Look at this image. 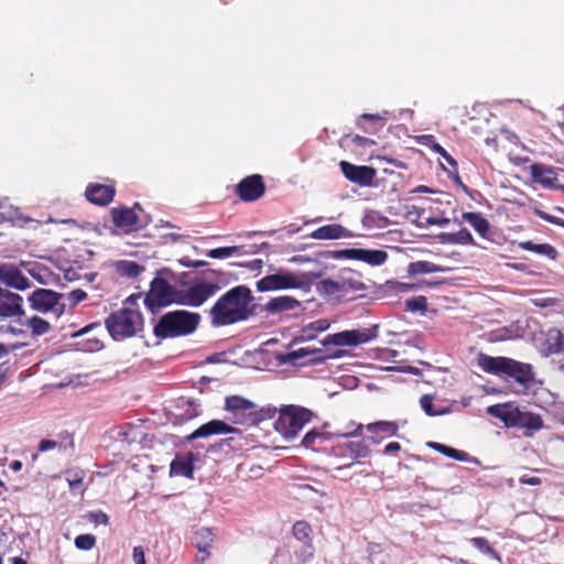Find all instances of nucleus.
I'll return each mask as SVG.
<instances>
[{"label":"nucleus","mask_w":564,"mask_h":564,"mask_svg":"<svg viewBox=\"0 0 564 564\" xmlns=\"http://www.w3.org/2000/svg\"><path fill=\"white\" fill-rule=\"evenodd\" d=\"M256 310L254 296L247 285H237L225 292L209 308L213 327H224L249 319Z\"/></svg>","instance_id":"1"},{"label":"nucleus","mask_w":564,"mask_h":564,"mask_svg":"<svg viewBox=\"0 0 564 564\" xmlns=\"http://www.w3.org/2000/svg\"><path fill=\"white\" fill-rule=\"evenodd\" d=\"M478 366L487 373L507 376L523 387H529L534 381L533 368L530 364L517 361L508 357H492L479 354Z\"/></svg>","instance_id":"2"},{"label":"nucleus","mask_w":564,"mask_h":564,"mask_svg":"<svg viewBox=\"0 0 564 564\" xmlns=\"http://www.w3.org/2000/svg\"><path fill=\"white\" fill-rule=\"evenodd\" d=\"M200 322L198 313L176 310L165 313L153 328L158 338H175L193 334Z\"/></svg>","instance_id":"3"},{"label":"nucleus","mask_w":564,"mask_h":564,"mask_svg":"<svg viewBox=\"0 0 564 564\" xmlns=\"http://www.w3.org/2000/svg\"><path fill=\"white\" fill-rule=\"evenodd\" d=\"M105 324L115 340H122L134 336L142 329L143 317L138 310L123 306L112 312L106 318Z\"/></svg>","instance_id":"4"},{"label":"nucleus","mask_w":564,"mask_h":564,"mask_svg":"<svg viewBox=\"0 0 564 564\" xmlns=\"http://www.w3.org/2000/svg\"><path fill=\"white\" fill-rule=\"evenodd\" d=\"M219 434H230L229 437L224 438L221 444H226L234 448L235 451H240L245 446L250 445L249 435H246L241 430L235 427L234 425L228 424L223 420H212L194 432H192L188 436H186L187 441H194L196 438H205L212 435Z\"/></svg>","instance_id":"5"},{"label":"nucleus","mask_w":564,"mask_h":564,"mask_svg":"<svg viewBox=\"0 0 564 564\" xmlns=\"http://www.w3.org/2000/svg\"><path fill=\"white\" fill-rule=\"evenodd\" d=\"M314 413L300 405H284L279 410V417L274 422V429L285 438H294L305 424L310 423Z\"/></svg>","instance_id":"6"},{"label":"nucleus","mask_w":564,"mask_h":564,"mask_svg":"<svg viewBox=\"0 0 564 564\" xmlns=\"http://www.w3.org/2000/svg\"><path fill=\"white\" fill-rule=\"evenodd\" d=\"M488 412L503 421L507 426L525 429L528 431H539L543 427L541 415L521 411L519 408H512L507 404L494 405Z\"/></svg>","instance_id":"7"},{"label":"nucleus","mask_w":564,"mask_h":564,"mask_svg":"<svg viewBox=\"0 0 564 564\" xmlns=\"http://www.w3.org/2000/svg\"><path fill=\"white\" fill-rule=\"evenodd\" d=\"M220 290L217 282L207 281L205 279H196L186 288L178 291L177 304L199 307L208 299L214 296Z\"/></svg>","instance_id":"8"},{"label":"nucleus","mask_w":564,"mask_h":564,"mask_svg":"<svg viewBox=\"0 0 564 564\" xmlns=\"http://www.w3.org/2000/svg\"><path fill=\"white\" fill-rule=\"evenodd\" d=\"M310 285V279L305 274H296L291 271H278L258 280L257 291L269 292L290 289H304Z\"/></svg>","instance_id":"9"},{"label":"nucleus","mask_w":564,"mask_h":564,"mask_svg":"<svg viewBox=\"0 0 564 564\" xmlns=\"http://www.w3.org/2000/svg\"><path fill=\"white\" fill-rule=\"evenodd\" d=\"M178 291L163 278H154L144 299L145 306L154 313L158 308L177 304Z\"/></svg>","instance_id":"10"},{"label":"nucleus","mask_w":564,"mask_h":564,"mask_svg":"<svg viewBox=\"0 0 564 564\" xmlns=\"http://www.w3.org/2000/svg\"><path fill=\"white\" fill-rule=\"evenodd\" d=\"M64 294L50 289L39 288L34 290L29 296L28 302L32 310L42 314L53 313L61 315L64 312L65 305L61 302Z\"/></svg>","instance_id":"11"},{"label":"nucleus","mask_w":564,"mask_h":564,"mask_svg":"<svg viewBox=\"0 0 564 564\" xmlns=\"http://www.w3.org/2000/svg\"><path fill=\"white\" fill-rule=\"evenodd\" d=\"M377 326L364 329H350L327 335L322 344L335 346H359L377 337Z\"/></svg>","instance_id":"12"},{"label":"nucleus","mask_w":564,"mask_h":564,"mask_svg":"<svg viewBox=\"0 0 564 564\" xmlns=\"http://www.w3.org/2000/svg\"><path fill=\"white\" fill-rule=\"evenodd\" d=\"M254 402L241 395H228L225 398L224 410L231 414L234 424L251 426Z\"/></svg>","instance_id":"13"},{"label":"nucleus","mask_w":564,"mask_h":564,"mask_svg":"<svg viewBox=\"0 0 564 564\" xmlns=\"http://www.w3.org/2000/svg\"><path fill=\"white\" fill-rule=\"evenodd\" d=\"M265 193V184L259 174H252L242 178L235 187V194L242 202H254Z\"/></svg>","instance_id":"14"},{"label":"nucleus","mask_w":564,"mask_h":564,"mask_svg":"<svg viewBox=\"0 0 564 564\" xmlns=\"http://www.w3.org/2000/svg\"><path fill=\"white\" fill-rule=\"evenodd\" d=\"M529 171L532 183L539 184L543 188L563 191L564 185L558 182L556 167L533 163L529 166Z\"/></svg>","instance_id":"15"},{"label":"nucleus","mask_w":564,"mask_h":564,"mask_svg":"<svg viewBox=\"0 0 564 564\" xmlns=\"http://www.w3.org/2000/svg\"><path fill=\"white\" fill-rule=\"evenodd\" d=\"M334 455L339 458H350L351 462L344 464L337 469L347 468L354 465V462L359 458H366L370 455V448L364 440L349 441L343 444H338L333 448Z\"/></svg>","instance_id":"16"},{"label":"nucleus","mask_w":564,"mask_h":564,"mask_svg":"<svg viewBox=\"0 0 564 564\" xmlns=\"http://www.w3.org/2000/svg\"><path fill=\"white\" fill-rule=\"evenodd\" d=\"M337 259H349L364 261L370 265H381L388 259V253L383 250H369V249H341L334 252Z\"/></svg>","instance_id":"17"},{"label":"nucleus","mask_w":564,"mask_h":564,"mask_svg":"<svg viewBox=\"0 0 564 564\" xmlns=\"http://www.w3.org/2000/svg\"><path fill=\"white\" fill-rule=\"evenodd\" d=\"M339 167L348 181L359 186L372 185L376 177V170L372 166L355 165L348 161H340Z\"/></svg>","instance_id":"18"},{"label":"nucleus","mask_w":564,"mask_h":564,"mask_svg":"<svg viewBox=\"0 0 564 564\" xmlns=\"http://www.w3.org/2000/svg\"><path fill=\"white\" fill-rule=\"evenodd\" d=\"M292 533L297 541L303 543V560H312L314 556L312 525L305 520H299L293 524Z\"/></svg>","instance_id":"19"},{"label":"nucleus","mask_w":564,"mask_h":564,"mask_svg":"<svg viewBox=\"0 0 564 564\" xmlns=\"http://www.w3.org/2000/svg\"><path fill=\"white\" fill-rule=\"evenodd\" d=\"M116 188L112 185L90 183L85 191L88 202L99 206H106L113 200Z\"/></svg>","instance_id":"20"},{"label":"nucleus","mask_w":564,"mask_h":564,"mask_svg":"<svg viewBox=\"0 0 564 564\" xmlns=\"http://www.w3.org/2000/svg\"><path fill=\"white\" fill-rule=\"evenodd\" d=\"M22 303L23 299L19 294L0 289V316L14 317L23 315Z\"/></svg>","instance_id":"21"},{"label":"nucleus","mask_w":564,"mask_h":564,"mask_svg":"<svg viewBox=\"0 0 564 564\" xmlns=\"http://www.w3.org/2000/svg\"><path fill=\"white\" fill-rule=\"evenodd\" d=\"M0 282L20 291H24L31 286V281L21 270L7 264L0 265Z\"/></svg>","instance_id":"22"},{"label":"nucleus","mask_w":564,"mask_h":564,"mask_svg":"<svg viewBox=\"0 0 564 564\" xmlns=\"http://www.w3.org/2000/svg\"><path fill=\"white\" fill-rule=\"evenodd\" d=\"M141 209L139 203H135L132 208L118 207L111 210V218L116 227L124 229H133L138 224V215L135 209Z\"/></svg>","instance_id":"23"},{"label":"nucleus","mask_w":564,"mask_h":564,"mask_svg":"<svg viewBox=\"0 0 564 564\" xmlns=\"http://www.w3.org/2000/svg\"><path fill=\"white\" fill-rule=\"evenodd\" d=\"M300 307L301 302L290 295L273 297L264 305V310L271 314L295 311Z\"/></svg>","instance_id":"24"},{"label":"nucleus","mask_w":564,"mask_h":564,"mask_svg":"<svg viewBox=\"0 0 564 564\" xmlns=\"http://www.w3.org/2000/svg\"><path fill=\"white\" fill-rule=\"evenodd\" d=\"M462 218L467 221L475 231L484 239H490L491 225L487 218L478 212H465L462 214Z\"/></svg>","instance_id":"25"},{"label":"nucleus","mask_w":564,"mask_h":564,"mask_svg":"<svg viewBox=\"0 0 564 564\" xmlns=\"http://www.w3.org/2000/svg\"><path fill=\"white\" fill-rule=\"evenodd\" d=\"M349 236V231L339 224L318 227L311 234V237L316 240H334Z\"/></svg>","instance_id":"26"},{"label":"nucleus","mask_w":564,"mask_h":564,"mask_svg":"<svg viewBox=\"0 0 564 564\" xmlns=\"http://www.w3.org/2000/svg\"><path fill=\"white\" fill-rule=\"evenodd\" d=\"M437 239L444 245H476L473 235L467 228H462L457 232H441Z\"/></svg>","instance_id":"27"},{"label":"nucleus","mask_w":564,"mask_h":564,"mask_svg":"<svg viewBox=\"0 0 564 564\" xmlns=\"http://www.w3.org/2000/svg\"><path fill=\"white\" fill-rule=\"evenodd\" d=\"M171 476H184L186 478H193L194 475V463L193 457H176L171 462L170 465Z\"/></svg>","instance_id":"28"},{"label":"nucleus","mask_w":564,"mask_h":564,"mask_svg":"<svg viewBox=\"0 0 564 564\" xmlns=\"http://www.w3.org/2000/svg\"><path fill=\"white\" fill-rule=\"evenodd\" d=\"M518 247L522 250L532 251L538 254L545 256L551 260H556L558 256L557 250L550 243H534L530 240H527L519 241Z\"/></svg>","instance_id":"29"},{"label":"nucleus","mask_w":564,"mask_h":564,"mask_svg":"<svg viewBox=\"0 0 564 564\" xmlns=\"http://www.w3.org/2000/svg\"><path fill=\"white\" fill-rule=\"evenodd\" d=\"M427 446L430 448L436 451L437 453H440L446 457L453 458L455 460H458V462H467L469 459L468 453H466L464 451L456 449L454 447L447 446L442 443L430 442V443H427Z\"/></svg>","instance_id":"30"},{"label":"nucleus","mask_w":564,"mask_h":564,"mask_svg":"<svg viewBox=\"0 0 564 564\" xmlns=\"http://www.w3.org/2000/svg\"><path fill=\"white\" fill-rule=\"evenodd\" d=\"M214 542V533L208 528H200L195 531L193 543L198 552L209 551Z\"/></svg>","instance_id":"31"},{"label":"nucleus","mask_w":564,"mask_h":564,"mask_svg":"<svg viewBox=\"0 0 564 564\" xmlns=\"http://www.w3.org/2000/svg\"><path fill=\"white\" fill-rule=\"evenodd\" d=\"M546 344L547 355L558 356L564 352V335L561 330L550 332Z\"/></svg>","instance_id":"32"},{"label":"nucleus","mask_w":564,"mask_h":564,"mask_svg":"<svg viewBox=\"0 0 564 564\" xmlns=\"http://www.w3.org/2000/svg\"><path fill=\"white\" fill-rule=\"evenodd\" d=\"M279 410L272 405L258 406L254 403V409L252 412L251 426L259 425L260 423L271 420L275 416Z\"/></svg>","instance_id":"33"},{"label":"nucleus","mask_w":564,"mask_h":564,"mask_svg":"<svg viewBox=\"0 0 564 564\" xmlns=\"http://www.w3.org/2000/svg\"><path fill=\"white\" fill-rule=\"evenodd\" d=\"M116 267H117V272L121 276H127V278H131V279L137 278L143 271V268L140 264H138L134 261H130V260L118 261Z\"/></svg>","instance_id":"34"},{"label":"nucleus","mask_w":564,"mask_h":564,"mask_svg":"<svg viewBox=\"0 0 564 564\" xmlns=\"http://www.w3.org/2000/svg\"><path fill=\"white\" fill-rule=\"evenodd\" d=\"M347 282L324 279L317 284V290L326 295H336L345 291Z\"/></svg>","instance_id":"35"},{"label":"nucleus","mask_w":564,"mask_h":564,"mask_svg":"<svg viewBox=\"0 0 564 564\" xmlns=\"http://www.w3.org/2000/svg\"><path fill=\"white\" fill-rule=\"evenodd\" d=\"M367 430L370 433H384L390 436L397 435L399 426L395 422L391 421H379L367 425Z\"/></svg>","instance_id":"36"},{"label":"nucleus","mask_w":564,"mask_h":564,"mask_svg":"<svg viewBox=\"0 0 564 564\" xmlns=\"http://www.w3.org/2000/svg\"><path fill=\"white\" fill-rule=\"evenodd\" d=\"M25 326L29 327L34 336H41L51 329V324L40 316H32L26 319Z\"/></svg>","instance_id":"37"},{"label":"nucleus","mask_w":564,"mask_h":564,"mask_svg":"<svg viewBox=\"0 0 564 564\" xmlns=\"http://www.w3.org/2000/svg\"><path fill=\"white\" fill-rule=\"evenodd\" d=\"M408 271L411 274H425V273H433V272H441L443 269L430 261H416L411 262L409 264Z\"/></svg>","instance_id":"38"},{"label":"nucleus","mask_w":564,"mask_h":564,"mask_svg":"<svg viewBox=\"0 0 564 564\" xmlns=\"http://www.w3.org/2000/svg\"><path fill=\"white\" fill-rule=\"evenodd\" d=\"M242 246L220 247L212 249L207 256L213 259H224L235 254H241Z\"/></svg>","instance_id":"39"},{"label":"nucleus","mask_w":564,"mask_h":564,"mask_svg":"<svg viewBox=\"0 0 564 564\" xmlns=\"http://www.w3.org/2000/svg\"><path fill=\"white\" fill-rule=\"evenodd\" d=\"M405 307L409 312H421L427 311V300L425 296H415L405 301Z\"/></svg>","instance_id":"40"},{"label":"nucleus","mask_w":564,"mask_h":564,"mask_svg":"<svg viewBox=\"0 0 564 564\" xmlns=\"http://www.w3.org/2000/svg\"><path fill=\"white\" fill-rule=\"evenodd\" d=\"M362 121H369L373 124H378L379 129H381L386 123L384 118L381 117L380 115L362 113L358 119V126L361 127L365 131L370 132V133L375 132L377 130V127L368 130L367 128L362 127V123H361Z\"/></svg>","instance_id":"41"},{"label":"nucleus","mask_w":564,"mask_h":564,"mask_svg":"<svg viewBox=\"0 0 564 564\" xmlns=\"http://www.w3.org/2000/svg\"><path fill=\"white\" fill-rule=\"evenodd\" d=\"M75 545L79 550L89 551L96 545V538L93 534L77 535Z\"/></svg>","instance_id":"42"},{"label":"nucleus","mask_w":564,"mask_h":564,"mask_svg":"<svg viewBox=\"0 0 564 564\" xmlns=\"http://www.w3.org/2000/svg\"><path fill=\"white\" fill-rule=\"evenodd\" d=\"M420 404L424 412L430 416H435L442 413L441 411H436L434 409L433 398L430 394L422 395L420 399Z\"/></svg>","instance_id":"43"},{"label":"nucleus","mask_w":564,"mask_h":564,"mask_svg":"<svg viewBox=\"0 0 564 564\" xmlns=\"http://www.w3.org/2000/svg\"><path fill=\"white\" fill-rule=\"evenodd\" d=\"M471 544L484 554H494L495 550L490 546L486 538L478 536L470 540Z\"/></svg>","instance_id":"44"},{"label":"nucleus","mask_w":564,"mask_h":564,"mask_svg":"<svg viewBox=\"0 0 564 564\" xmlns=\"http://www.w3.org/2000/svg\"><path fill=\"white\" fill-rule=\"evenodd\" d=\"M432 150L440 154L455 171L457 170L456 160L441 144L434 143Z\"/></svg>","instance_id":"45"},{"label":"nucleus","mask_w":564,"mask_h":564,"mask_svg":"<svg viewBox=\"0 0 564 564\" xmlns=\"http://www.w3.org/2000/svg\"><path fill=\"white\" fill-rule=\"evenodd\" d=\"M70 306L74 307L87 299V293L82 289L73 290L67 295Z\"/></svg>","instance_id":"46"},{"label":"nucleus","mask_w":564,"mask_h":564,"mask_svg":"<svg viewBox=\"0 0 564 564\" xmlns=\"http://www.w3.org/2000/svg\"><path fill=\"white\" fill-rule=\"evenodd\" d=\"M341 282H347L346 284V289L344 292H348V291H362L366 289V285L364 282L359 281V280H354V279H343Z\"/></svg>","instance_id":"47"},{"label":"nucleus","mask_w":564,"mask_h":564,"mask_svg":"<svg viewBox=\"0 0 564 564\" xmlns=\"http://www.w3.org/2000/svg\"><path fill=\"white\" fill-rule=\"evenodd\" d=\"M322 436V433L316 431V430H312L310 432H307L304 437H303V441H302V444L305 446V447H311L314 445L315 443V440L317 437H321Z\"/></svg>","instance_id":"48"},{"label":"nucleus","mask_w":564,"mask_h":564,"mask_svg":"<svg viewBox=\"0 0 564 564\" xmlns=\"http://www.w3.org/2000/svg\"><path fill=\"white\" fill-rule=\"evenodd\" d=\"M89 519L97 525L98 524L107 525L109 522V517L102 511L91 512L89 514Z\"/></svg>","instance_id":"49"},{"label":"nucleus","mask_w":564,"mask_h":564,"mask_svg":"<svg viewBox=\"0 0 564 564\" xmlns=\"http://www.w3.org/2000/svg\"><path fill=\"white\" fill-rule=\"evenodd\" d=\"M62 445L58 444L56 441H52V440H42L39 444V452H46V451H51V449H54L56 447H61Z\"/></svg>","instance_id":"50"},{"label":"nucleus","mask_w":564,"mask_h":564,"mask_svg":"<svg viewBox=\"0 0 564 564\" xmlns=\"http://www.w3.org/2000/svg\"><path fill=\"white\" fill-rule=\"evenodd\" d=\"M133 561L135 564H147L145 554L142 546L133 547Z\"/></svg>","instance_id":"51"},{"label":"nucleus","mask_w":564,"mask_h":564,"mask_svg":"<svg viewBox=\"0 0 564 564\" xmlns=\"http://www.w3.org/2000/svg\"><path fill=\"white\" fill-rule=\"evenodd\" d=\"M427 225L446 226L449 224V219L446 217H429L426 218Z\"/></svg>","instance_id":"52"},{"label":"nucleus","mask_w":564,"mask_h":564,"mask_svg":"<svg viewBox=\"0 0 564 564\" xmlns=\"http://www.w3.org/2000/svg\"><path fill=\"white\" fill-rule=\"evenodd\" d=\"M520 482L524 484V485H530V486H538L542 481L539 477L523 475L522 477H520Z\"/></svg>","instance_id":"53"},{"label":"nucleus","mask_w":564,"mask_h":564,"mask_svg":"<svg viewBox=\"0 0 564 564\" xmlns=\"http://www.w3.org/2000/svg\"><path fill=\"white\" fill-rule=\"evenodd\" d=\"M400 451H401L400 443L391 442V443L387 444L386 447L383 448V454L390 455V454H393V453H398Z\"/></svg>","instance_id":"54"},{"label":"nucleus","mask_w":564,"mask_h":564,"mask_svg":"<svg viewBox=\"0 0 564 564\" xmlns=\"http://www.w3.org/2000/svg\"><path fill=\"white\" fill-rule=\"evenodd\" d=\"M9 354H10L9 346L0 343V367L7 362Z\"/></svg>","instance_id":"55"},{"label":"nucleus","mask_w":564,"mask_h":564,"mask_svg":"<svg viewBox=\"0 0 564 564\" xmlns=\"http://www.w3.org/2000/svg\"><path fill=\"white\" fill-rule=\"evenodd\" d=\"M67 480H68L70 489H76L77 487L82 486V484H83V479L80 477H78L76 474L72 478L68 477Z\"/></svg>","instance_id":"56"},{"label":"nucleus","mask_w":564,"mask_h":564,"mask_svg":"<svg viewBox=\"0 0 564 564\" xmlns=\"http://www.w3.org/2000/svg\"><path fill=\"white\" fill-rule=\"evenodd\" d=\"M555 303L554 299L535 300L534 304L540 307H546Z\"/></svg>","instance_id":"57"},{"label":"nucleus","mask_w":564,"mask_h":564,"mask_svg":"<svg viewBox=\"0 0 564 564\" xmlns=\"http://www.w3.org/2000/svg\"><path fill=\"white\" fill-rule=\"evenodd\" d=\"M541 217H542L543 219H545V220H547V221L552 223V224H555V225H558V226L564 227V220H561V219H558V218H556V217H554V216H549V215H546V214H543V215H541Z\"/></svg>","instance_id":"58"},{"label":"nucleus","mask_w":564,"mask_h":564,"mask_svg":"<svg viewBox=\"0 0 564 564\" xmlns=\"http://www.w3.org/2000/svg\"><path fill=\"white\" fill-rule=\"evenodd\" d=\"M354 142L358 145H366L368 143L370 144H373L375 142L368 138H365V137H360V135H355L354 137Z\"/></svg>","instance_id":"59"},{"label":"nucleus","mask_w":564,"mask_h":564,"mask_svg":"<svg viewBox=\"0 0 564 564\" xmlns=\"http://www.w3.org/2000/svg\"><path fill=\"white\" fill-rule=\"evenodd\" d=\"M90 341V345H89V349L90 350H98L102 347V344L100 340L98 339H93V340H89Z\"/></svg>","instance_id":"60"},{"label":"nucleus","mask_w":564,"mask_h":564,"mask_svg":"<svg viewBox=\"0 0 564 564\" xmlns=\"http://www.w3.org/2000/svg\"><path fill=\"white\" fill-rule=\"evenodd\" d=\"M209 557V551L198 552L196 561L199 563H204Z\"/></svg>","instance_id":"61"},{"label":"nucleus","mask_w":564,"mask_h":564,"mask_svg":"<svg viewBox=\"0 0 564 564\" xmlns=\"http://www.w3.org/2000/svg\"><path fill=\"white\" fill-rule=\"evenodd\" d=\"M10 468L13 470V471H19L22 469V462L20 460H13L11 462L10 464Z\"/></svg>","instance_id":"62"},{"label":"nucleus","mask_w":564,"mask_h":564,"mask_svg":"<svg viewBox=\"0 0 564 564\" xmlns=\"http://www.w3.org/2000/svg\"><path fill=\"white\" fill-rule=\"evenodd\" d=\"M432 192L427 186L425 185H419L413 189V193H430Z\"/></svg>","instance_id":"63"},{"label":"nucleus","mask_w":564,"mask_h":564,"mask_svg":"<svg viewBox=\"0 0 564 564\" xmlns=\"http://www.w3.org/2000/svg\"><path fill=\"white\" fill-rule=\"evenodd\" d=\"M557 364L560 369L564 371V352L557 356Z\"/></svg>","instance_id":"64"}]
</instances>
